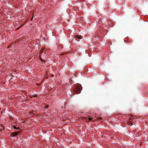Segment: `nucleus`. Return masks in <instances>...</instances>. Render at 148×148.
I'll return each instance as SVG.
<instances>
[{
	"mask_svg": "<svg viewBox=\"0 0 148 148\" xmlns=\"http://www.w3.org/2000/svg\"><path fill=\"white\" fill-rule=\"evenodd\" d=\"M88 121H87V122H88V121H92V117H90L88 118Z\"/></svg>",
	"mask_w": 148,
	"mask_h": 148,
	"instance_id": "6",
	"label": "nucleus"
},
{
	"mask_svg": "<svg viewBox=\"0 0 148 148\" xmlns=\"http://www.w3.org/2000/svg\"><path fill=\"white\" fill-rule=\"evenodd\" d=\"M49 51V49L46 48L44 49L41 50L40 53V57L46 56L47 54Z\"/></svg>",
	"mask_w": 148,
	"mask_h": 148,
	"instance_id": "1",
	"label": "nucleus"
},
{
	"mask_svg": "<svg viewBox=\"0 0 148 148\" xmlns=\"http://www.w3.org/2000/svg\"><path fill=\"white\" fill-rule=\"evenodd\" d=\"M40 58V59H41V60H42V59H41V58Z\"/></svg>",
	"mask_w": 148,
	"mask_h": 148,
	"instance_id": "12",
	"label": "nucleus"
},
{
	"mask_svg": "<svg viewBox=\"0 0 148 148\" xmlns=\"http://www.w3.org/2000/svg\"><path fill=\"white\" fill-rule=\"evenodd\" d=\"M82 118L83 119H87V117L85 116H84L82 117Z\"/></svg>",
	"mask_w": 148,
	"mask_h": 148,
	"instance_id": "7",
	"label": "nucleus"
},
{
	"mask_svg": "<svg viewBox=\"0 0 148 148\" xmlns=\"http://www.w3.org/2000/svg\"><path fill=\"white\" fill-rule=\"evenodd\" d=\"M81 90H80V88L78 87H77L75 88L74 91L77 94L79 93L80 92Z\"/></svg>",
	"mask_w": 148,
	"mask_h": 148,
	"instance_id": "2",
	"label": "nucleus"
},
{
	"mask_svg": "<svg viewBox=\"0 0 148 148\" xmlns=\"http://www.w3.org/2000/svg\"><path fill=\"white\" fill-rule=\"evenodd\" d=\"M51 76H52V77H53V76H54V75H53V74H51Z\"/></svg>",
	"mask_w": 148,
	"mask_h": 148,
	"instance_id": "10",
	"label": "nucleus"
},
{
	"mask_svg": "<svg viewBox=\"0 0 148 148\" xmlns=\"http://www.w3.org/2000/svg\"><path fill=\"white\" fill-rule=\"evenodd\" d=\"M146 91H147V92H148V91H147V90H146Z\"/></svg>",
	"mask_w": 148,
	"mask_h": 148,
	"instance_id": "11",
	"label": "nucleus"
},
{
	"mask_svg": "<svg viewBox=\"0 0 148 148\" xmlns=\"http://www.w3.org/2000/svg\"><path fill=\"white\" fill-rule=\"evenodd\" d=\"M75 37V38L79 39H81L82 38V36L81 35H76Z\"/></svg>",
	"mask_w": 148,
	"mask_h": 148,
	"instance_id": "4",
	"label": "nucleus"
},
{
	"mask_svg": "<svg viewBox=\"0 0 148 148\" xmlns=\"http://www.w3.org/2000/svg\"><path fill=\"white\" fill-rule=\"evenodd\" d=\"M33 17H32L31 19V21H32L33 19Z\"/></svg>",
	"mask_w": 148,
	"mask_h": 148,
	"instance_id": "9",
	"label": "nucleus"
},
{
	"mask_svg": "<svg viewBox=\"0 0 148 148\" xmlns=\"http://www.w3.org/2000/svg\"><path fill=\"white\" fill-rule=\"evenodd\" d=\"M49 107V106H46L44 108H45V109H47V108H48Z\"/></svg>",
	"mask_w": 148,
	"mask_h": 148,
	"instance_id": "8",
	"label": "nucleus"
},
{
	"mask_svg": "<svg viewBox=\"0 0 148 148\" xmlns=\"http://www.w3.org/2000/svg\"><path fill=\"white\" fill-rule=\"evenodd\" d=\"M19 132H16L12 133L11 134V136L12 137H14L17 136L19 133Z\"/></svg>",
	"mask_w": 148,
	"mask_h": 148,
	"instance_id": "3",
	"label": "nucleus"
},
{
	"mask_svg": "<svg viewBox=\"0 0 148 148\" xmlns=\"http://www.w3.org/2000/svg\"><path fill=\"white\" fill-rule=\"evenodd\" d=\"M12 127L14 128V129H18V130H20V128L19 127H16V126H12Z\"/></svg>",
	"mask_w": 148,
	"mask_h": 148,
	"instance_id": "5",
	"label": "nucleus"
}]
</instances>
